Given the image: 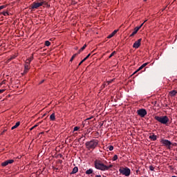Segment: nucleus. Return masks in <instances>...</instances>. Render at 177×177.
I'll use <instances>...</instances> for the list:
<instances>
[{"mask_svg": "<svg viewBox=\"0 0 177 177\" xmlns=\"http://www.w3.org/2000/svg\"><path fill=\"white\" fill-rule=\"evenodd\" d=\"M141 42L142 39H139L138 41H135V43L133 45V48H134L135 49H138L140 46Z\"/></svg>", "mask_w": 177, "mask_h": 177, "instance_id": "nucleus-8", "label": "nucleus"}, {"mask_svg": "<svg viewBox=\"0 0 177 177\" xmlns=\"http://www.w3.org/2000/svg\"><path fill=\"white\" fill-rule=\"evenodd\" d=\"M77 55H78V53H76V54H74V55L71 57V59H70V62H73V60H74V59H75V57H77Z\"/></svg>", "mask_w": 177, "mask_h": 177, "instance_id": "nucleus-20", "label": "nucleus"}, {"mask_svg": "<svg viewBox=\"0 0 177 177\" xmlns=\"http://www.w3.org/2000/svg\"><path fill=\"white\" fill-rule=\"evenodd\" d=\"M34 128H35V127H32L30 129V131H32V129H34Z\"/></svg>", "mask_w": 177, "mask_h": 177, "instance_id": "nucleus-42", "label": "nucleus"}, {"mask_svg": "<svg viewBox=\"0 0 177 177\" xmlns=\"http://www.w3.org/2000/svg\"><path fill=\"white\" fill-rule=\"evenodd\" d=\"M45 45H46V46H50V41H45Z\"/></svg>", "mask_w": 177, "mask_h": 177, "instance_id": "nucleus-24", "label": "nucleus"}, {"mask_svg": "<svg viewBox=\"0 0 177 177\" xmlns=\"http://www.w3.org/2000/svg\"><path fill=\"white\" fill-rule=\"evenodd\" d=\"M78 129H80V127H75L74 129H73V132H75V131H78Z\"/></svg>", "mask_w": 177, "mask_h": 177, "instance_id": "nucleus-29", "label": "nucleus"}, {"mask_svg": "<svg viewBox=\"0 0 177 177\" xmlns=\"http://www.w3.org/2000/svg\"><path fill=\"white\" fill-rule=\"evenodd\" d=\"M33 127H35V128H37V127H38V124H36V125H35Z\"/></svg>", "mask_w": 177, "mask_h": 177, "instance_id": "nucleus-44", "label": "nucleus"}, {"mask_svg": "<svg viewBox=\"0 0 177 177\" xmlns=\"http://www.w3.org/2000/svg\"><path fill=\"white\" fill-rule=\"evenodd\" d=\"M137 114L141 117V118H144V117L147 115V111H146L145 109H140L137 111Z\"/></svg>", "mask_w": 177, "mask_h": 177, "instance_id": "nucleus-6", "label": "nucleus"}, {"mask_svg": "<svg viewBox=\"0 0 177 177\" xmlns=\"http://www.w3.org/2000/svg\"><path fill=\"white\" fill-rule=\"evenodd\" d=\"M85 145L88 150H95L97 147V145H99V141L97 140H91V141L86 142Z\"/></svg>", "mask_w": 177, "mask_h": 177, "instance_id": "nucleus-2", "label": "nucleus"}, {"mask_svg": "<svg viewBox=\"0 0 177 177\" xmlns=\"http://www.w3.org/2000/svg\"><path fill=\"white\" fill-rule=\"evenodd\" d=\"M13 59H16V55H12L10 59H8V62H10L13 60Z\"/></svg>", "mask_w": 177, "mask_h": 177, "instance_id": "nucleus-23", "label": "nucleus"}, {"mask_svg": "<svg viewBox=\"0 0 177 177\" xmlns=\"http://www.w3.org/2000/svg\"><path fill=\"white\" fill-rule=\"evenodd\" d=\"M154 120L158 121V122H160V124H163V125H167L168 122H169V118H168V116H157L156 115L154 117Z\"/></svg>", "mask_w": 177, "mask_h": 177, "instance_id": "nucleus-4", "label": "nucleus"}, {"mask_svg": "<svg viewBox=\"0 0 177 177\" xmlns=\"http://www.w3.org/2000/svg\"><path fill=\"white\" fill-rule=\"evenodd\" d=\"M13 162H15V160L13 159L7 160L1 163V167H6L9 164H13Z\"/></svg>", "mask_w": 177, "mask_h": 177, "instance_id": "nucleus-7", "label": "nucleus"}, {"mask_svg": "<svg viewBox=\"0 0 177 177\" xmlns=\"http://www.w3.org/2000/svg\"><path fill=\"white\" fill-rule=\"evenodd\" d=\"M6 129H4L2 132H1V135H3L4 133H5V132H6Z\"/></svg>", "mask_w": 177, "mask_h": 177, "instance_id": "nucleus-36", "label": "nucleus"}, {"mask_svg": "<svg viewBox=\"0 0 177 177\" xmlns=\"http://www.w3.org/2000/svg\"><path fill=\"white\" fill-rule=\"evenodd\" d=\"M91 174H93V169H89L86 171V175H91Z\"/></svg>", "mask_w": 177, "mask_h": 177, "instance_id": "nucleus-16", "label": "nucleus"}, {"mask_svg": "<svg viewBox=\"0 0 177 177\" xmlns=\"http://www.w3.org/2000/svg\"><path fill=\"white\" fill-rule=\"evenodd\" d=\"M16 128H17V127L15 125V126H13V127L11 128V129H12V131H13V129H16Z\"/></svg>", "mask_w": 177, "mask_h": 177, "instance_id": "nucleus-38", "label": "nucleus"}, {"mask_svg": "<svg viewBox=\"0 0 177 177\" xmlns=\"http://www.w3.org/2000/svg\"><path fill=\"white\" fill-rule=\"evenodd\" d=\"M16 128H17V127L15 125V126H13V127L11 128V129H12V131H13V129H16Z\"/></svg>", "mask_w": 177, "mask_h": 177, "instance_id": "nucleus-37", "label": "nucleus"}, {"mask_svg": "<svg viewBox=\"0 0 177 177\" xmlns=\"http://www.w3.org/2000/svg\"><path fill=\"white\" fill-rule=\"evenodd\" d=\"M90 56H91V53H89L84 59H83V62L88 60V59H89Z\"/></svg>", "mask_w": 177, "mask_h": 177, "instance_id": "nucleus-26", "label": "nucleus"}, {"mask_svg": "<svg viewBox=\"0 0 177 177\" xmlns=\"http://www.w3.org/2000/svg\"><path fill=\"white\" fill-rule=\"evenodd\" d=\"M43 133H44V132H41V133H39V135H42Z\"/></svg>", "mask_w": 177, "mask_h": 177, "instance_id": "nucleus-46", "label": "nucleus"}, {"mask_svg": "<svg viewBox=\"0 0 177 177\" xmlns=\"http://www.w3.org/2000/svg\"><path fill=\"white\" fill-rule=\"evenodd\" d=\"M149 138L151 140H153V142H155V140H157V136L154 135L153 133H151L149 137Z\"/></svg>", "mask_w": 177, "mask_h": 177, "instance_id": "nucleus-12", "label": "nucleus"}, {"mask_svg": "<svg viewBox=\"0 0 177 177\" xmlns=\"http://www.w3.org/2000/svg\"><path fill=\"white\" fill-rule=\"evenodd\" d=\"M15 127L17 128H18V127H20V122H17L16 124H15Z\"/></svg>", "mask_w": 177, "mask_h": 177, "instance_id": "nucleus-31", "label": "nucleus"}, {"mask_svg": "<svg viewBox=\"0 0 177 177\" xmlns=\"http://www.w3.org/2000/svg\"><path fill=\"white\" fill-rule=\"evenodd\" d=\"M6 91V89H0V93H3Z\"/></svg>", "mask_w": 177, "mask_h": 177, "instance_id": "nucleus-33", "label": "nucleus"}, {"mask_svg": "<svg viewBox=\"0 0 177 177\" xmlns=\"http://www.w3.org/2000/svg\"><path fill=\"white\" fill-rule=\"evenodd\" d=\"M109 149L110 151H113V150H114V147L113 145H111L109 147Z\"/></svg>", "mask_w": 177, "mask_h": 177, "instance_id": "nucleus-27", "label": "nucleus"}, {"mask_svg": "<svg viewBox=\"0 0 177 177\" xmlns=\"http://www.w3.org/2000/svg\"><path fill=\"white\" fill-rule=\"evenodd\" d=\"M78 172V167H75L73 169V171H71V174H77Z\"/></svg>", "mask_w": 177, "mask_h": 177, "instance_id": "nucleus-19", "label": "nucleus"}, {"mask_svg": "<svg viewBox=\"0 0 177 177\" xmlns=\"http://www.w3.org/2000/svg\"><path fill=\"white\" fill-rule=\"evenodd\" d=\"M92 118H93V116H91V118H87L86 120H92Z\"/></svg>", "mask_w": 177, "mask_h": 177, "instance_id": "nucleus-41", "label": "nucleus"}, {"mask_svg": "<svg viewBox=\"0 0 177 177\" xmlns=\"http://www.w3.org/2000/svg\"><path fill=\"white\" fill-rule=\"evenodd\" d=\"M95 177H102L101 175H96Z\"/></svg>", "mask_w": 177, "mask_h": 177, "instance_id": "nucleus-43", "label": "nucleus"}, {"mask_svg": "<svg viewBox=\"0 0 177 177\" xmlns=\"http://www.w3.org/2000/svg\"><path fill=\"white\" fill-rule=\"evenodd\" d=\"M149 169H150V171H154V167H153V165H150Z\"/></svg>", "mask_w": 177, "mask_h": 177, "instance_id": "nucleus-30", "label": "nucleus"}, {"mask_svg": "<svg viewBox=\"0 0 177 177\" xmlns=\"http://www.w3.org/2000/svg\"><path fill=\"white\" fill-rule=\"evenodd\" d=\"M1 84H5V80H3V81L1 82Z\"/></svg>", "mask_w": 177, "mask_h": 177, "instance_id": "nucleus-45", "label": "nucleus"}, {"mask_svg": "<svg viewBox=\"0 0 177 177\" xmlns=\"http://www.w3.org/2000/svg\"><path fill=\"white\" fill-rule=\"evenodd\" d=\"M136 28H138V31H139L142 28V26H137L136 27Z\"/></svg>", "mask_w": 177, "mask_h": 177, "instance_id": "nucleus-34", "label": "nucleus"}, {"mask_svg": "<svg viewBox=\"0 0 177 177\" xmlns=\"http://www.w3.org/2000/svg\"><path fill=\"white\" fill-rule=\"evenodd\" d=\"M84 62H85V61H84V59H83V60H82V61L80 62V64H79V65H78V66H81V64H82Z\"/></svg>", "mask_w": 177, "mask_h": 177, "instance_id": "nucleus-39", "label": "nucleus"}, {"mask_svg": "<svg viewBox=\"0 0 177 177\" xmlns=\"http://www.w3.org/2000/svg\"><path fill=\"white\" fill-rule=\"evenodd\" d=\"M138 31H139V30H138V28H134V31L130 35V37H133V35H136V34H137L138 33Z\"/></svg>", "mask_w": 177, "mask_h": 177, "instance_id": "nucleus-18", "label": "nucleus"}, {"mask_svg": "<svg viewBox=\"0 0 177 177\" xmlns=\"http://www.w3.org/2000/svg\"><path fill=\"white\" fill-rule=\"evenodd\" d=\"M44 80H42L40 84H42V83L44 82Z\"/></svg>", "mask_w": 177, "mask_h": 177, "instance_id": "nucleus-47", "label": "nucleus"}, {"mask_svg": "<svg viewBox=\"0 0 177 177\" xmlns=\"http://www.w3.org/2000/svg\"><path fill=\"white\" fill-rule=\"evenodd\" d=\"M176 93H177V92H176V91H175V90H173V91H171L169 92L170 96H176Z\"/></svg>", "mask_w": 177, "mask_h": 177, "instance_id": "nucleus-17", "label": "nucleus"}, {"mask_svg": "<svg viewBox=\"0 0 177 177\" xmlns=\"http://www.w3.org/2000/svg\"><path fill=\"white\" fill-rule=\"evenodd\" d=\"M171 177H177V176H171Z\"/></svg>", "mask_w": 177, "mask_h": 177, "instance_id": "nucleus-48", "label": "nucleus"}, {"mask_svg": "<svg viewBox=\"0 0 177 177\" xmlns=\"http://www.w3.org/2000/svg\"><path fill=\"white\" fill-rule=\"evenodd\" d=\"M25 63H29V66H30V63H31V61H29L28 59H26V61Z\"/></svg>", "mask_w": 177, "mask_h": 177, "instance_id": "nucleus-35", "label": "nucleus"}, {"mask_svg": "<svg viewBox=\"0 0 177 177\" xmlns=\"http://www.w3.org/2000/svg\"><path fill=\"white\" fill-rule=\"evenodd\" d=\"M5 8H6V6H0V10H2V9H5Z\"/></svg>", "mask_w": 177, "mask_h": 177, "instance_id": "nucleus-32", "label": "nucleus"}, {"mask_svg": "<svg viewBox=\"0 0 177 177\" xmlns=\"http://www.w3.org/2000/svg\"><path fill=\"white\" fill-rule=\"evenodd\" d=\"M117 52L113 51L109 57V59H111V57H113V55H116Z\"/></svg>", "mask_w": 177, "mask_h": 177, "instance_id": "nucleus-21", "label": "nucleus"}, {"mask_svg": "<svg viewBox=\"0 0 177 177\" xmlns=\"http://www.w3.org/2000/svg\"><path fill=\"white\" fill-rule=\"evenodd\" d=\"M47 6V8H49L50 6L46 1L44 0H40V2H33L32 4L30 6V9H38V8L41 6Z\"/></svg>", "mask_w": 177, "mask_h": 177, "instance_id": "nucleus-3", "label": "nucleus"}, {"mask_svg": "<svg viewBox=\"0 0 177 177\" xmlns=\"http://www.w3.org/2000/svg\"><path fill=\"white\" fill-rule=\"evenodd\" d=\"M145 1H147V0H144Z\"/></svg>", "mask_w": 177, "mask_h": 177, "instance_id": "nucleus-49", "label": "nucleus"}, {"mask_svg": "<svg viewBox=\"0 0 177 177\" xmlns=\"http://www.w3.org/2000/svg\"><path fill=\"white\" fill-rule=\"evenodd\" d=\"M86 48V44H84L78 51L77 54L80 55L81 52H83L84 50Z\"/></svg>", "mask_w": 177, "mask_h": 177, "instance_id": "nucleus-15", "label": "nucleus"}, {"mask_svg": "<svg viewBox=\"0 0 177 177\" xmlns=\"http://www.w3.org/2000/svg\"><path fill=\"white\" fill-rule=\"evenodd\" d=\"M146 21H147V20H145V21H144V23H142V24L140 25V26H141V27H143V24H145V23H146Z\"/></svg>", "mask_w": 177, "mask_h": 177, "instance_id": "nucleus-40", "label": "nucleus"}, {"mask_svg": "<svg viewBox=\"0 0 177 177\" xmlns=\"http://www.w3.org/2000/svg\"><path fill=\"white\" fill-rule=\"evenodd\" d=\"M112 160H113V161H117V160H118V156L114 155Z\"/></svg>", "mask_w": 177, "mask_h": 177, "instance_id": "nucleus-22", "label": "nucleus"}, {"mask_svg": "<svg viewBox=\"0 0 177 177\" xmlns=\"http://www.w3.org/2000/svg\"><path fill=\"white\" fill-rule=\"evenodd\" d=\"M118 32V30H114L111 34H110L109 36H108V38L110 39V38H113V37H114L117 32Z\"/></svg>", "mask_w": 177, "mask_h": 177, "instance_id": "nucleus-13", "label": "nucleus"}, {"mask_svg": "<svg viewBox=\"0 0 177 177\" xmlns=\"http://www.w3.org/2000/svg\"><path fill=\"white\" fill-rule=\"evenodd\" d=\"M94 166L96 169H99L100 171H109L110 168H113V165H104L100 160H95Z\"/></svg>", "mask_w": 177, "mask_h": 177, "instance_id": "nucleus-1", "label": "nucleus"}, {"mask_svg": "<svg viewBox=\"0 0 177 177\" xmlns=\"http://www.w3.org/2000/svg\"><path fill=\"white\" fill-rule=\"evenodd\" d=\"M119 172L124 176H129L131 175V169L128 167H122L119 169Z\"/></svg>", "mask_w": 177, "mask_h": 177, "instance_id": "nucleus-5", "label": "nucleus"}, {"mask_svg": "<svg viewBox=\"0 0 177 177\" xmlns=\"http://www.w3.org/2000/svg\"><path fill=\"white\" fill-rule=\"evenodd\" d=\"M29 70H30V64L29 63H25L24 74H27V73H28Z\"/></svg>", "mask_w": 177, "mask_h": 177, "instance_id": "nucleus-9", "label": "nucleus"}, {"mask_svg": "<svg viewBox=\"0 0 177 177\" xmlns=\"http://www.w3.org/2000/svg\"><path fill=\"white\" fill-rule=\"evenodd\" d=\"M50 121H55V120H56V116L55 115V113H53L50 115Z\"/></svg>", "mask_w": 177, "mask_h": 177, "instance_id": "nucleus-14", "label": "nucleus"}, {"mask_svg": "<svg viewBox=\"0 0 177 177\" xmlns=\"http://www.w3.org/2000/svg\"><path fill=\"white\" fill-rule=\"evenodd\" d=\"M147 64H149V62L143 64L140 67H139L138 68V70L136 72H134L133 74H136V73H138V71H140V70H142L143 68H145V67H146L147 66Z\"/></svg>", "mask_w": 177, "mask_h": 177, "instance_id": "nucleus-11", "label": "nucleus"}, {"mask_svg": "<svg viewBox=\"0 0 177 177\" xmlns=\"http://www.w3.org/2000/svg\"><path fill=\"white\" fill-rule=\"evenodd\" d=\"M1 15H3V16H9V12H2Z\"/></svg>", "mask_w": 177, "mask_h": 177, "instance_id": "nucleus-25", "label": "nucleus"}, {"mask_svg": "<svg viewBox=\"0 0 177 177\" xmlns=\"http://www.w3.org/2000/svg\"><path fill=\"white\" fill-rule=\"evenodd\" d=\"M161 143H162V145H164L165 146H171V145H172L171 141L168 140H161Z\"/></svg>", "mask_w": 177, "mask_h": 177, "instance_id": "nucleus-10", "label": "nucleus"}, {"mask_svg": "<svg viewBox=\"0 0 177 177\" xmlns=\"http://www.w3.org/2000/svg\"><path fill=\"white\" fill-rule=\"evenodd\" d=\"M29 61H30V62H32V60H34V56H31L30 57H29L28 59Z\"/></svg>", "mask_w": 177, "mask_h": 177, "instance_id": "nucleus-28", "label": "nucleus"}]
</instances>
